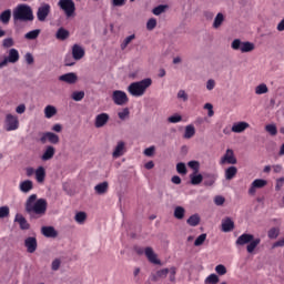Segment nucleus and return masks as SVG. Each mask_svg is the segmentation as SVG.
Masks as SVG:
<instances>
[{"label": "nucleus", "mask_w": 284, "mask_h": 284, "mask_svg": "<svg viewBox=\"0 0 284 284\" xmlns=\"http://www.w3.org/2000/svg\"><path fill=\"white\" fill-rule=\"evenodd\" d=\"M50 12H52V7L49 3L42 2L37 10L38 21H40V23H45L48 17H50Z\"/></svg>", "instance_id": "8"}, {"label": "nucleus", "mask_w": 284, "mask_h": 284, "mask_svg": "<svg viewBox=\"0 0 284 284\" xmlns=\"http://www.w3.org/2000/svg\"><path fill=\"white\" fill-rule=\"evenodd\" d=\"M134 39H136V34H131V36L126 37L120 44L121 50H125L128 48V45L131 44L132 41H134Z\"/></svg>", "instance_id": "42"}, {"label": "nucleus", "mask_w": 284, "mask_h": 284, "mask_svg": "<svg viewBox=\"0 0 284 284\" xmlns=\"http://www.w3.org/2000/svg\"><path fill=\"white\" fill-rule=\"evenodd\" d=\"M24 246L27 247V252L29 254H34L37 252V237L30 236L24 240Z\"/></svg>", "instance_id": "20"}, {"label": "nucleus", "mask_w": 284, "mask_h": 284, "mask_svg": "<svg viewBox=\"0 0 284 284\" xmlns=\"http://www.w3.org/2000/svg\"><path fill=\"white\" fill-rule=\"evenodd\" d=\"M237 160L234 150L226 149L224 156L220 159V165H236Z\"/></svg>", "instance_id": "10"}, {"label": "nucleus", "mask_w": 284, "mask_h": 284, "mask_svg": "<svg viewBox=\"0 0 284 284\" xmlns=\"http://www.w3.org/2000/svg\"><path fill=\"white\" fill-rule=\"evenodd\" d=\"M57 154V149L52 145H47L40 156L41 161H52Z\"/></svg>", "instance_id": "17"}, {"label": "nucleus", "mask_w": 284, "mask_h": 284, "mask_svg": "<svg viewBox=\"0 0 284 284\" xmlns=\"http://www.w3.org/2000/svg\"><path fill=\"white\" fill-rule=\"evenodd\" d=\"M39 34H41V29H36L26 33L24 39H28L29 41H34V39L39 38Z\"/></svg>", "instance_id": "40"}, {"label": "nucleus", "mask_w": 284, "mask_h": 284, "mask_svg": "<svg viewBox=\"0 0 284 284\" xmlns=\"http://www.w3.org/2000/svg\"><path fill=\"white\" fill-rule=\"evenodd\" d=\"M187 225L191 227H196L201 223V216L199 214H193L186 220Z\"/></svg>", "instance_id": "38"}, {"label": "nucleus", "mask_w": 284, "mask_h": 284, "mask_svg": "<svg viewBox=\"0 0 284 284\" xmlns=\"http://www.w3.org/2000/svg\"><path fill=\"white\" fill-rule=\"evenodd\" d=\"M144 254L149 262L153 265H161V260H159V255L154 253V248L148 246L144 248Z\"/></svg>", "instance_id": "15"}, {"label": "nucleus", "mask_w": 284, "mask_h": 284, "mask_svg": "<svg viewBox=\"0 0 284 284\" xmlns=\"http://www.w3.org/2000/svg\"><path fill=\"white\" fill-rule=\"evenodd\" d=\"M203 109L207 110V116H214V105H212V103H205Z\"/></svg>", "instance_id": "58"}, {"label": "nucleus", "mask_w": 284, "mask_h": 284, "mask_svg": "<svg viewBox=\"0 0 284 284\" xmlns=\"http://www.w3.org/2000/svg\"><path fill=\"white\" fill-rule=\"evenodd\" d=\"M16 112L18 114H26V104L24 103H21L19 104L18 106H16Z\"/></svg>", "instance_id": "64"}, {"label": "nucleus", "mask_w": 284, "mask_h": 284, "mask_svg": "<svg viewBox=\"0 0 284 284\" xmlns=\"http://www.w3.org/2000/svg\"><path fill=\"white\" fill-rule=\"evenodd\" d=\"M111 99L115 105H128L130 99L128 98V93L121 90H115L112 92Z\"/></svg>", "instance_id": "9"}, {"label": "nucleus", "mask_w": 284, "mask_h": 284, "mask_svg": "<svg viewBox=\"0 0 284 284\" xmlns=\"http://www.w3.org/2000/svg\"><path fill=\"white\" fill-rule=\"evenodd\" d=\"M20 59L19 51L17 49H10L8 55L3 60L0 59V70L8 68V63H18Z\"/></svg>", "instance_id": "7"}, {"label": "nucleus", "mask_w": 284, "mask_h": 284, "mask_svg": "<svg viewBox=\"0 0 284 284\" xmlns=\"http://www.w3.org/2000/svg\"><path fill=\"white\" fill-rule=\"evenodd\" d=\"M110 121V114L108 113H100L94 119V128H105L108 122Z\"/></svg>", "instance_id": "16"}, {"label": "nucleus", "mask_w": 284, "mask_h": 284, "mask_svg": "<svg viewBox=\"0 0 284 284\" xmlns=\"http://www.w3.org/2000/svg\"><path fill=\"white\" fill-rule=\"evenodd\" d=\"M154 28H156V19L151 18L146 22V30H154Z\"/></svg>", "instance_id": "61"}, {"label": "nucleus", "mask_w": 284, "mask_h": 284, "mask_svg": "<svg viewBox=\"0 0 284 284\" xmlns=\"http://www.w3.org/2000/svg\"><path fill=\"white\" fill-rule=\"evenodd\" d=\"M173 216H175L179 221H182V219H185V207L176 206L174 209Z\"/></svg>", "instance_id": "39"}, {"label": "nucleus", "mask_w": 284, "mask_h": 284, "mask_svg": "<svg viewBox=\"0 0 284 284\" xmlns=\"http://www.w3.org/2000/svg\"><path fill=\"white\" fill-rule=\"evenodd\" d=\"M24 210L30 216L41 219V216L45 215L48 202L44 199L37 200V194H32L27 199Z\"/></svg>", "instance_id": "1"}, {"label": "nucleus", "mask_w": 284, "mask_h": 284, "mask_svg": "<svg viewBox=\"0 0 284 284\" xmlns=\"http://www.w3.org/2000/svg\"><path fill=\"white\" fill-rule=\"evenodd\" d=\"M34 176H36V181L37 183H45V168L43 166H38L36 169V173H34Z\"/></svg>", "instance_id": "24"}, {"label": "nucleus", "mask_w": 284, "mask_h": 284, "mask_svg": "<svg viewBox=\"0 0 284 284\" xmlns=\"http://www.w3.org/2000/svg\"><path fill=\"white\" fill-rule=\"evenodd\" d=\"M216 88V81L214 79H209L206 81V90H209V92H212V90H214Z\"/></svg>", "instance_id": "59"}, {"label": "nucleus", "mask_w": 284, "mask_h": 284, "mask_svg": "<svg viewBox=\"0 0 284 284\" xmlns=\"http://www.w3.org/2000/svg\"><path fill=\"white\" fill-rule=\"evenodd\" d=\"M59 81H62L63 83H69V85H74L77 81H79V75L74 72L65 73L59 77Z\"/></svg>", "instance_id": "18"}, {"label": "nucleus", "mask_w": 284, "mask_h": 284, "mask_svg": "<svg viewBox=\"0 0 284 284\" xmlns=\"http://www.w3.org/2000/svg\"><path fill=\"white\" fill-rule=\"evenodd\" d=\"M219 275H216V274H211V275H209L206 278H205V281H204V283L205 284H217L219 283Z\"/></svg>", "instance_id": "48"}, {"label": "nucleus", "mask_w": 284, "mask_h": 284, "mask_svg": "<svg viewBox=\"0 0 284 284\" xmlns=\"http://www.w3.org/2000/svg\"><path fill=\"white\" fill-rule=\"evenodd\" d=\"M223 23H225V16L223 12H219L213 20L212 28H214V30H219Z\"/></svg>", "instance_id": "25"}, {"label": "nucleus", "mask_w": 284, "mask_h": 284, "mask_svg": "<svg viewBox=\"0 0 284 284\" xmlns=\"http://www.w3.org/2000/svg\"><path fill=\"white\" fill-rule=\"evenodd\" d=\"M187 165L193 170V173H199L201 170V163L199 161H190Z\"/></svg>", "instance_id": "49"}, {"label": "nucleus", "mask_w": 284, "mask_h": 284, "mask_svg": "<svg viewBox=\"0 0 284 284\" xmlns=\"http://www.w3.org/2000/svg\"><path fill=\"white\" fill-rule=\"evenodd\" d=\"M72 57L75 61H81L85 57V50L79 44L72 47Z\"/></svg>", "instance_id": "21"}, {"label": "nucleus", "mask_w": 284, "mask_h": 284, "mask_svg": "<svg viewBox=\"0 0 284 284\" xmlns=\"http://www.w3.org/2000/svg\"><path fill=\"white\" fill-rule=\"evenodd\" d=\"M176 172L179 173V174H187V166H185V163H183V162H180V163H178L176 164Z\"/></svg>", "instance_id": "54"}, {"label": "nucleus", "mask_w": 284, "mask_h": 284, "mask_svg": "<svg viewBox=\"0 0 284 284\" xmlns=\"http://www.w3.org/2000/svg\"><path fill=\"white\" fill-rule=\"evenodd\" d=\"M222 230L224 232H232V230H234V221L230 217L224 219L222 221Z\"/></svg>", "instance_id": "29"}, {"label": "nucleus", "mask_w": 284, "mask_h": 284, "mask_svg": "<svg viewBox=\"0 0 284 284\" xmlns=\"http://www.w3.org/2000/svg\"><path fill=\"white\" fill-rule=\"evenodd\" d=\"M14 23L19 21H34V13L32 8L28 4H20L13 10Z\"/></svg>", "instance_id": "3"}, {"label": "nucleus", "mask_w": 284, "mask_h": 284, "mask_svg": "<svg viewBox=\"0 0 284 284\" xmlns=\"http://www.w3.org/2000/svg\"><path fill=\"white\" fill-rule=\"evenodd\" d=\"M14 222L19 223L20 229L30 230V223H28V220H26L23 215L17 214L16 219H14Z\"/></svg>", "instance_id": "27"}, {"label": "nucleus", "mask_w": 284, "mask_h": 284, "mask_svg": "<svg viewBox=\"0 0 284 284\" xmlns=\"http://www.w3.org/2000/svg\"><path fill=\"white\" fill-rule=\"evenodd\" d=\"M239 172V169L236 166H230L225 170V179L226 181H232L234 176H236V173Z\"/></svg>", "instance_id": "37"}, {"label": "nucleus", "mask_w": 284, "mask_h": 284, "mask_svg": "<svg viewBox=\"0 0 284 284\" xmlns=\"http://www.w3.org/2000/svg\"><path fill=\"white\" fill-rule=\"evenodd\" d=\"M41 232L47 239H57L59 236V232L53 226H43Z\"/></svg>", "instance_id": "22"}, {"label": "nucleus", "mask_w": 284, "mask_h": 284, "mask_svg": "<svg viewBox=\"0 0 284 284\" xmlns=\"http://www.w3.org/2000/svg\"><path fill=\"white\" fill-rule=\"evenodd\" d=\"M60 268H61V258L53 260L51 263V270L53 272H59Z\"/></svg>", "instance_id": "55"}, {"label": "nucleus", "mask_w": 284, "mask_h": 284, "mask_svg": "<svg viewBox=\"0 0 284 284\" xmlns=\"http://www.w3.org/2000/svg\"><path fill=\"white\" fill-rule=\"evenodd\" d=\"M215 272L220 276H225V274H227V267H225L223 264H219L215 266Z\"/></svg>", "instance_id": "52"}, {"label": "nucleus", "mask_w": 284, "mask_h": 284, "mask_svg": "<svg viewBox=\"0 0 284 284\" xmlns=\"http://www.w3.org/2000/svg\"><path fill=\"white\" fill-rule=\"evenodd\" d=\"M278 234H281V231L278 229H276V227H272L267 232L268 239H278Z\"/></svg>", "instance_id": "53"}, {"label": "nucleus", "mask_w": 284, "mask_h": 284, "mask_svg": "<svg viewBox=\"0 0 284 284\" xmlns=\"http://www.w3.org/2000/svg\"><path fill=\"white\" fill-rule=\"evenodd\" d=\"M283 185H284V178L277 179L275 184L276 192H281Z\"/></svg>", "instance_id": "63"}, {"label": "nucleus", "mask_w": 284, "mask_h": 284, "mask_svg": "<svg viewBox=\"0 0 284 284\" xmlns=\"http://www.w3.org/2000/svg\"><path fill=\"white\" fill-rule=\"evenodd\" d=\"M10 216V207L1 206L0 207V219H8Z\"/></svg>", "instance_id": "56"}, {"label": "nucleus", "mask_w": 284, "mask_h": 284, "mask_svg": "<svg viewBox=\"0 0 284 284\" xmlns=\"http://www.w3.org/2000/svg\"><path fill=\"white\" fill-rule=\"evenodd\" d=\"M2 45L3 48H12V45H14V40L12 38H6L2 41Z\"/></svg>", "instance_id": "62"}, {"label": "nucleus", "mask_w": 284, "mask_h": 284, "mask_svg": "<svg viewBox=\"0 0 284 284\" xmlns=\"http://www.w3.org/2000/svg\"><path fill=\"white\" fill-rule=\"evenodd\" d=\"M258 245H261V239H253L246 246V251L248 252V254H253L254 251L256 250V247H258Z\"/></svg>", "instance_id": "34"}, {"label": "nucleus", "mask_w": 284, "mask_h": 284, "mask_svg": "<svg viewBox=\"0 0 284 284\" xmlns=\"http://www.w3.org/2000/svg\"><path fill=\"white\" fill-rule=\"evenodd\" d=\"M152 85V80L145 78L141 81L133 82L128 87V92L131 97H143L148 92V88Z\"/></svg>", "instance_id": "2"}, {"label": "nucleus", "mask_w": 284, "mask_h": 284, "mask_svg": "<svg viewBox=\"0 0 284 284\" xmlns=\"http://www.w3.org/2000/svg\"><path fill=\"white\" fill-rule=\"evenodd\" d=\"M265 185H267V180H263V179L254 180L248 189V194L254 196V194H256V190H261L265 187Z\"/></svg>", "instance_id": "12"}, {"label": "nucleus", "mask_w": 284, "mask_h": 284, "mask_svg": "<svg viewBox=\"0 0 284 284\" xmlns=\"http://www.w3.org/2000/svg\"><path fill=\"white\" fill-rule=\"evenodd\" d=\"M70 37V31L67 29L60 28L55 33V39L59 41H65Z\"/></svg>", "instance_id": "33"}, {"label": "nucleus", "mask_w": 284, "mask_h": 284, "mask_svg": "<svg viewBox=\"0 0 284 284\" xmlns=\"http://www.w3.org/2000/svg\"><path fill=\"white\" fill-rule=\"evenodd\" d=\"M196 134V128L193 124H189L184 128L183 139H192Z\"/></svg>", "instance_id": "28"}, {"label": "nucleus", "mask_w": 284, "mask_h": 284, "mask_svg": "<svg viewBox=\"0 0 284 284\" xmlns=\"http://www.w3.org/2000/svg\"><path fill=\"white\" fill-rule=\"evenodd\" d=\"M12 17V11L10 9L4 10L2 13H0V21L4 26H8L10 23V19Z\"/></svg>", "instance_id": "31"}, {"label": "nucleus", "mask_w": 284, "mask_h": 284, "mask_svg": "<svg viewBox=\"0 0 284 284\" xmlns=\"http://www.w3.org/2000/svg\"><path fill=\"white\" fill-rule=\"evenodd\" d=\"M84 98H85V92L83 91H74L71 94V99H73V101H83Z\"/></svg>", "instance_id": "47"}, {"label": "nucleus", "mask_w": 284, "mask_h": 284, "mask_svg": "<svg viewBox=\"0 0 284 284\" xmlns=\"http://www.w3.org/2000/svg\"><path fill=\"white\" fill-rule=\"evenodd\" d=\"M190 179L192 185H201L203 183V175L199 172L190 174Z\"/></svg>", "instance_id": "36"}, {"label": "nucleus", "mask_w": 284, "mask_h": 284, "mask_svg": "<svg viewBox=\"0 0 284 284\" xmlns=\"http://www.w3.org/2000/svg\"><path fill=\"white\" fill-rule=\"evenodd\" d=\"M18 187L22 194H30L34 190V182L32 180H22Z\"/></svg>", "instance_id": "13"}, {"label": "nucleus", "mask_w": 284, "mask_h": 284, "mask_svg": "<svg viewBox=\"0 0 284 284\" xmlns=\"http://www.w3.org/2000/svg\"><path fill=\"white\" fill-rule=\"evenodd\" d=\"M118 116L120 121H128L130 119V109L124 108L118 112Z\"/></svg>", "instance_id": "43"}, {"label": "nucleus", "mask_w": 284, "mask_h": 284, "mask_svg": "<svg viewBox=\"0 0 284 284\" xmlns=\"http://www.w3.org/2000/svg\"><path fill=\"white\" fill-rule=\"evenodd\" d=\"M251 241H254V235L244 233L237 237L235 243L236 245H247Z\"/></svg>", "instance_id": "26"}, {"label": "nucleus", "mask_w": 284, "mask_h": 284, "mask_svg": "<svg viewBox=\"0 0 284 284\" xmlns=\"http://www.w3.org/2000/svg\"><path fill=\"white\" fill-rule=\"evenodd\" d=\"M176 98L179 101H183V103H186V101L190 99V95H187V92L185 90L181 89L178 91Z\"/></svg>", "instance_id": "46"}, {"label": "nucleus", "mask_w": 284, "mask_h": 284, "mask_svg": "<svg viewBox=\"0 0 284 284\" xmlns=\"http://www.w3.org/2000/svg\"><path fill=\"white\" fill-rule=\"evenodd\" d=\"M248 128L250 123L245 121H239L232 124L231 132H233L234 134H243V132H245V130H247Z\"/></svg>", "instance_id": "14"}, {"label": "nucleus", "mask_w": 284, "mask_h": 284, "mask_svg": "<svg viewBox=\"0 0 284 284\" xmlns=\"http://www.w3.org/2000/svg\"><path fill=\"white\" fill-rule=\"evenodd\" d=\"M109 187L110 184L108 182H101L94 186V192L99 196H103V194H108Z\"/></svg>", "instance_id": "23"}, {"label": "nucleus", "mask_w": 284, "mask_h": 284, "mask_svg": "<svg viewBox=\"0 0 284 284\" xmlns=\"http://www.w3.org/2000/svg\"><path fill=\"white\" fill-rule=\"evenodd\" d=\"M125 154V142L119 141L113 149L112 158L113 159H121Z\"/></svg>", "instance_id": "19"}, {"label": "nucleus", "mask_w": 284, "mask_h": 284, "mask_svg": "<svg viewBox=\"0 0 284 284\" xmlns=\"http://www.w3.org/2000/svg\"><path fill=\"white\" fill-rule=\"evenodd\" d=\"M74 221L79 225H83V223H85V221H88V213L83 212V211L75 213Z\"/></svg>", "instance_id": "30"}, {"label": "nucleus", "mask_w": 284, "mask_h": 284, "mask_svg": "<svg viewBox=\"0 0 284 284\" xmlns=\"http://www.w3.org/2000/svg\"><path fill=\"white\" fill-rule=\"evenodd\" d=\"M169 123H181L183 121V116L181 114L175 113L168 118Z\"/></svg>", "instance_id": "51"}, {"label": "nucleus", "mask_w": 284, "mask_h": 284, "mask_svg": "<svg viewBox=\"0 0 284 284\" xmlns=\"http://www.w3.org/2000/svg\"><path fill=\"white\" fill-rule=\"evenodd\" d=\"M143 154H144V156H149V158L154 156V154H156V146L152 145V146L146 148L143 151Z\"/></svg>", "instance_id": "50"}, {"label": "nucleus", "mask_w": 284, "mask_h": 284, "mask_svg": "<svg viewBox=\"0 0 284 284\" xmlns=\"http://www.w3.org/2000/svg\"><path fill=\"white\" fill-rule=\"evenodd\" d=\"M61 139L54 132H44L40 138V143H51L52 145H59Z\"/></svg>", "instance_id": "11"}, {"label": "nucleus", "mask_w": 284, "mask_h": 284, "mask_svg": "<svg viewBox=\"0 0 284 284\" xmlns=\"http://www.w3.org/2000/svg\"><path fill=\"white\" fill-rule=\"evenodd\" d=\"M20 125L19 115L7 113L4 115V130L7 132H14Z\"/></svg>", "instance_id": "5"}, {"label": "nucleus", "mask_w": 284, "mask_h": 284, "mask_svg": "<svg viewBox=\"0 0 284 284\" xmlns=\"http://www.w3.org/2000/svg\"><path fill=\"white\" fill-rule=\"evenodd\" d=\"M156 274L160 278H168V274H170V270L162 268V270L156 271Z\"/></svg>", "instance_id": "60"}, {"label": "nucleus", "mask_w": 284, "mask_h": 284, "mask_svg": "<svg viewBox=\"0 0 284 284\" xmlns=\"http://www.w3.org/2000/svg\"><path fill=\"white\" fill-rule=\"evenodd\" d=\"M214 183H216V175L206 173L204 175V185H206V187H212Z\"/></svg>", "instance_id": "35"}, {"label": "nucleus", "mask_w": 284, "mask_h": 284, "mask_svg": "<svg viewBox=\"0 0 284 284\" xmlns=\"http://www.w3.org/2000/svg\"><path fill=\"white\" fill-rule=\"evenodd\" d=\"M267 92H270V88H267V84L265 83H260L255 87V94L257 95L267 94Z\"/></svg>", "instance_id": "41"}, {"label": "nucleus", "mask_w": 284, "mask_h": 284, "mask_svg": "<svg viewBox=\"0 0 284 284\" xmlns=\"http://www.w3.org/2000/svg\"><path fill=\"white\" fill-rule=\"evenodd\" d=\"M265 131L271 134V136H276V134H278V129L276 128V124H266Z\"/></svg>", "instance_id": "44"}, {"label": "nucleus", "mask_w": 284, "mask_h": 284, "mask_svg": "<svg viewBox=\"0 0 284 284\" xmlns=\"http://www.w3.org/2000/svg\"><path fill=\"white\" fill-rule=\"evenodd\" d=\"M231 48L232 50H235L236 52H241L242 54H247L256 50V45L254 44V42L242 41L241 39H234L231 42Z\"/></svg>", "instance_id": "4"}, {"label": "nucleus", "mask_w": 284, "mask_h": 284, "mask_svg": "<svg viewBox=\"0 0 284 284\" xmlns=\"http://www.w3.org/2000/svg\"><path fill=\"white\" fill-rule=\"evenodd\" d=\"M44 116L45 119H52V116H57V106L54 105H47L44 108Z\"/></svg>", "instance_id": "32"}, {"label": "nucleus", "mask_w": 284, "mask_h": 284, "mask_svg": "<svg viewBox=\"0 0 284 284\" xmlns=\"http://www.w3.org/2000/svg\"><path fill=\"white\" fill-rule=\"evenodd\" d=\"M176 272H178L176 266H171L169 268V281L171 283H176Z\"/></svg>", "instance_id": "45"}, {"label": "nucleus", "mask_w": 284, "mask_h": 284, "mask_svg": "<svg viewBox=\"0 0 284 284\" xmlns=\"http://www.w3.org/2000/svg\"><path fill=\"white\" fill-rule=\"evenodd\" d=\"M58 6L60 7V10H63L68 19H70V17H74V12H77V4H74L73 0H59Z\"/></svg>", "instance_id": "6"}, {"label": "nucleus", "mask_w": 284, "mask_h": 284, "mask_svg": "<svg viewBox=\"0 0 284 284\" xmlns=\"http://www.w3.org/2000/svg\"><path fill=\"white\" fill-rule=\"evenodd\" d=\"M206 239H207V234H201L200 236H197V239L194 242L195 247L203 245Z\"/></svg>", "instance_id": "57"}]
</instances>
